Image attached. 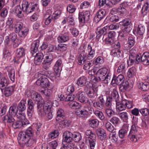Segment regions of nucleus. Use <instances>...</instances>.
I'll list each match as a JSON object with an SVG mask.
<instances>
[{
	"instance_id": "nucleus-45",
	"label": "nucleus",
	"mask_w": 149,
	"mask_h": 149,
	"mask_svg": "<svg viewBox=\"0 0 149 149\" xmlns=\"http://www.w3.org/2000/svg\"><path fill=\"white\" fill-rule=\"evenodd\" d=\"M24 27L22 23L20 22H17L15 24L14 26L15 31L16 33H18Z\"/></svg>"
},
{
	"instance_id": "nucleus-51",
	"label": "nucleus",
	"mask_w": 149,
	"mask_h": 149,
	"mask_svg": "<svg viewBox=\"0 0 149 149\" xmlns=\"http://www.w3.org/2000/svg\"><path fill=\"white\" fill-rule=\"evenodd\" d=\"M109 121L115 126L118 125L120 122V119L116 116L112 117L110 119Z\"/></svg>"
},
{
	"instance_id": "nucleus-19",
	"label": "nucleus",
	"mask_w": 149,
	"mask_h": 149,
	"mask_svg": "<svg viewBox=\"0 0 149 149\" xmlns=\"http://www.w3.org/2000/svg\"><path fill=\"white\" fill-rule=\"evenodd\" d=\"M141 63L144 65H149V53L146 52L141 55Z\"/></svg>"
},
{
	"instance_id": "nucleus-64",
	"label": "nucleus",
	"mask_w": 149,
	"mask_h": 149,
	"mask_svg": "<svg viewBox=\"0 0 149 149\" xmlns=\"http://www.w3.org/2000/svg\"><path fill=\"white\" fill-rule=\"evenodd\" d=\"M76 9L75 6L72 4H70L67 7V10L70 13H72L74 12Z\"/></svg>"
},
{
	"instance_id": "nucleus-55",
	"label": "nucleus",
	"mask_w": 149,
	"mask_h": 149,
	"mask_svg": "<svg viewBox=\"0 0 149 149\" xmlns=\"http://www.w3.org/2000/svg\"><path fill=\"white\" fill-rule=\"evenodd\" d=\"M128 130L127 128L122 129L119 130L118 135L120 138L123 139L127 134Z\"/></svg>"
},
{
	"instance_id": "nucleus-8",
	"label": "nucleus",
	"mask_w": 149,
	"mask_h": 149,
	"mask_svg": "<svg viewBox=\"0 0 149 149\" xmlns=\"http://www.w3.org/2000/svg\"><path fill=\"white\" fill-rule=\"evenodd\" d=\"M38 90L39 88H41L42 87V88H46L47 86H49V88H50V89H52L53 88V87H50V85H49V81L45 77H40L38 79Z\"/></svg>"
},
{
	"instance_id": "nucleus-52",
	"label": "nucleus",
	"mask_w": 149,
	"mask_h": 149,
	"mask_svg": "<svg viewBox=\"0 0 149 149\" xmlns=\"http://www.w3.org/2000/svg\"><path fill=\"white\" fill-rule=\"evenodd\" d=\"M117 72L120 74L125 73V65L124 63L121 64L118 67Z\"/></svg>"
},
{
	"instance_id": "nucleus-46",
	"label": "nucleus",
	"mask_w": 149,
	"mask_h": 149,
	"mask_svg": "<svg viewBox=\"0 0 149 149\" xmlns=\"http://www.w3.org/2000/svg\"><path fill=\"white\" fill-rule=\"evenodd\" d=\"M38 91L40 92L41 94L47 97L51 95V93L49 90L46 89L44 88H39Z\"/></svg>"
},
{
	"instance_id": "nucleus-34",
	"label": "nucleus",
	"mask_w": 149,
	"mask_h": 149,
	"mask_svg": "<svg viewBox=\"0 0 149 149\" xmlns=\"http://www.w3.org/2000/svg\"><path fill=\"white\" fill-rule=\"evenodd\" d=\"M145 27L141 24L139 25L136 29L137 34L140 36H143L145 33Z\"/></svg>"
},
{
	"instance_id": "nucleus-5",
	"label": "nucleus",
	"mask_w": 149,
	"mask_h": 149,
	"mask_svg": "<svg viewBox=\"0 0 149 149\" xmlns=\"http://www.w3.org/2000/svg\"><path fill=\"white\" fill-rule=\"evenodd\" d=\"M109 29V26H107L102 28L101 27H98L96 30V39L98 40L103 35L102 40H104V39L105 37L107 36V31Z\"/></svg>"
},
{
	"instance_id": "nucleus-61",
	"label": "nucleus",
	"mask_w": 149,
	"mask_h": 149,
	"mask_svg": "<svg viewBox=\"0 0 149 149\" xmlns=\"http://www.w3.org/2000/svg\"><path fill=\"white\" fill-rule=\"evenodd\" d=\"M106 102H105V104L106 107L109 108L111 107L112 105V102L113 101L111 98L108 97L107 96V99H106Z\"/></svg>"
},
{
	"instance_id": "nucleus-23",
	"label": "nucleus",
	"mask_w": 149,
	"mask_h": 149,
	"mask_svg": "<svg viewBox=\"0 0 149 149\" xmlns=\"http://www.w3.org/2000/svg\"><path fill=\"white\" fill-rule=\"evenodd\" d=\"M20 6H15L14 9L13 11L16 13V15L18 18H21L24 17V14Z\"/></svg>"
},
{
	"instance_id": "nucleus-47",
	"label": "nucleus",
	"mask_w": 149,
	"mask_h": 149,
	"mask_svg": "<svg viewBox=\"0 0 149 149\" xmlns=\"http://www.w3.org/2000/svg\"><path fill=\"white\" fill-rule=\"evenodd\" d=\"M16 54L17 57L20 58L23 56L25 54L24 49L21 48L17 49Z\"/></svg>"
},
{
	"instance_id": "nucleus-39",
	"label": "nucleus",
	"mask_w": 149,
	"mask_h": 149,
	"mask_svg": "<svg viewBox=\"0 0 149 149\" xmlns=\"http://www.w3.org/2000/svg\"><path fill=\"white\" fill-rule=\"evenodd\" d=\"M99 121L97 119H94L90 120L89 121V126L93 128L97 127L99 125Z\"/></svg>"
},
{
	"instance_id": "nucleus-9",
	"label": "nucleus",
	"mask_w": 149,
	"mask_h": 149,
	"mask_svg": "<svg viewBox=\"0 0 149 149\" xmlns=\"http://www.w3.org/2000/svg\"><path fill=\"white\" fill-rule=\"evenodd\" d=\"M98 90V87L95 86H93L91 89H89L88 91L86 90V89L84 91L89 97L94 98L97 95Z\"/></svg>"
},
{
	"instance_id": "nucleus-27",
	"label": "nucleus",
	"mask_w": 149,
	"mask_h": 149,
	"mask_svg": "<svg viewBox=\"0 0 149 149\" xmlns=\"http://www.w3.org/2000/svg\"><path fill=\"white\" fill-rule=\"evenodd\" d=\"M109 97L111 98L112 100L115 102L119 101V96L116 88L114 89L113 90L111 96Z\"/></svg>"
},
{
	"instance_id": "nucleus-1",
	"label": "nucleus",
	"mask_w": 149,
	"mask_h": 149,
	"mask_svg": "<svg viewBox=\"0 0 149 149\" xmlns=\"http://www.w3.org/2000/svg\"><path fill=\"white\" fill-rule=\"evenodd\" d=\"M27 129L25 131L20 132L18 134V140L19 144L25 145L27 146H30L36 143V140L34 138H32L30 139V136L33 134L32 129L28 125Z\"/></svg>"
},
{
	"instance_id": "nucleus-58",
	"label": "nucleus",
	"mask_w": 149,
	"mask_h": 149,
	"mask_svg": "<svg viewBox=\"0 0 149 149\" xmlns=\"http://www.w3.org/2000/svg\"><path fill=\"white\" fill-rule=\"evenodd\" d=\"M135 41L134 38L132 36H130L128 39L127 41L128 46L130 47H132L134 45Z\"/></svg>"
},
{
	"instance_id": "nucleus-62",
	"label": "nucleus",
	"mask_w": 149,
	"mask_h": 149,
	"mask_svg": "<svg viewBox=\"0 0 149 149\" xmlns=\"http://www.w3.org/2000/svg\"><path fill=\"white\" fill-rule=\"evenodd\" d=\"M105 112L108 117L109 118H110L115 113L114 112L113 110L109 108L106 109Z\"/></svg>"
},
{
	"instance_id": "nucleus-10",
	"label": "nucleus",
	"mask_w": 149,
	"mask_h": 149,
	"mask_svg": "<svg viewBox=\"0 0 149 149\" xmlns=\"http://www.w3.org/2000/svg\"><path fill=\"white\" fill-rule=\"evenodd\" d=\"M62 66V62L61 59L58 60L54 66V71L57 77H59L60 76Z\"/></svg>"
},
{
	"instance_id": "nucleus-50",
	"label": "nucleus",
	"mask_w": 149,
	"mask_h": 149,
	"mask_svg": "<svg viewBox=\"0 0 149 149\" xmlns=\"http://www.w3.org/2000/svg\"><path fill=\"white\" fill-rule=\"evenodd\" d=\"M8 82L5 77H2L0 79V88H4L7 86Z\"/></svg>"
},
{
	"instance_id": "nucleus-60",
	"label": "nucleus",
	"mask_w": 149,
	"mask_h": 149,
	"mask_svg": "<svg viewBox=\"0 0 149 149\" xmlns=\"http://www.w3.org/2000/svg\"><path fill=\"white\" fill-rule=\"evenodd\" d=\"M88 78L90 79V81H92L95 83H96L100 81V80L99 79L98 77L94 76L93 75H90L88 76Z\"/></svg>"
},
{
	"instance_id": "nucleus-36",
	"label": "nucleus",
	"mask_w": 149,
	"mask_h": 149,
	"mask_svg": "<svg viewBox=\"0 0 149 149\" xmlns=\"http://www.w3.org/2000/svg\"><path fill=\"white\" fill-rule=\"evenodd\" d=\"M67 49V45L64 44H60L57 46H55V50L61 52H64Z\"/></svg>"
},
{
	"instance_id": "nucleus-57",
	"label": "nucleus",
	"mask_w": 149,
	"mask_h": 149,
	"mask_svg": "<svg viewBox=\"0 0 149 149\" xmlns=\"http://www.w3.org/2000/svg\"><path fill=\"white\" fill-rule=\"evenodd\" d=\"M85 135L86 136H86H88L86 139H88V138H95L96 137L95 134L93 133L92 131L90 130H88L86 132Z\"/></svg>"
},
{
	"instance_id": "nucleus-20",
	"label": "nucleus",
	"mask_w": 149,
	"mask_h": 149,
	"mask_svg": "<svg viewBox=\"0 0 149 149\" xmlns=\"http://www.w3.org/2000/svg\"><path fill=\"white\" fill-rule=\"evenodd\" d=\"M24 111H19L18 113H17V118L20 120L24 121V124L25 125L29 124V122L27 119L26 118V115Z\"/></svg>"
},
{
	"instance_id": "nucleus-31",
	"label": "nucleus",
	"mask_w": 149,
	"mask_h": 149,
	"mask_svg": "<svg viewBox=\"0 0 149 149\" xmlns=\"http://www.w3.org/2000/svg\"><path fill=\"white\" fill-rule=\"evenodd\" d=\"M4 88V94L6 97H9L13 94L14 90L13 86H8L7 88L5 87Z\"/></svg>"
},
{
	"instance_id": "nucleus-13",
	"label": "nucleus",
	"mask_w": 149,
	"mask_h": 149,
	"mask_svg": "<svg viewBox=\"0 0 149 149\" xmlns=\"http://www.w3.org/2000/svg\"><path fill=\"white\" fill-rule=\"evenodd\" d=\"M37 42L36 40L34 41L32 45L31 48V53L32 54V55L33 56L35 57L34 59V62L36 65H37V53H36L37 51Z\"/></svg>"
},
{
	"instance_id": "nucleus-12",
	"label": "nucleus",
	"mask_w": 149,
	"mask_h": 149,
	"mask_svg": "<svg viewBox=\"0 0 149 149\" xmlns=\"http://www.w3.org/2000/svg\"><path fill=\"white\" fill-rule=\"evenodd\" d=\"M108 70L106 68H101L98 70L96 73V76L100 81H103L104 80L105 75L107 73Z\"/></svg>"
},
{
	"instance_id": "nucleus-42",
	"label": "nucleus",
	"mask_w": 149,
	"mask_h": 149,
	"mask_svg": "<svg viewBox=\"0 0 149 149\" xmlns=\"http://www.w3.org/2000/svg\"><path fill=\"white\" fill-rule=\"evenodd\" d=\"M105 127L109 132L115 133L116 129L109 122H107L105 124Z\"/></svg>"
},
{
	"instance_id": "nucleus-56",
	"label": "nucleus",
	"mask_w": 149,
	"mask_h": 149,
	"mask_svg": "<svg viewBox=\"0 0 149 149\" xmlns=\"http://www.w3.org/2000/svg\"><path fill=\"white\" fill-rule=\"evenodd\" d=\"M122 51L121 50L115 49L111 52L112 55L115 57H119L122 55Z\"/></svg>"
},
{
	"instance_id": "nucleus-6",
	"label": "nucleus",
	"mask_w": 149,
	"mask_h": 149,
	"mask_svg": "<svg viewBox=\"0 0 149 149\" xmlns=\"http://www.w3.org/2000/svg\"><path fill=\"white\" fill-rule=\"evenodd\" d=\"M62 144H70L72 142L73 133L69 131L64 132L63 134Z\"/></svg>"
},
{
	"instance_id": "nucleus-29",
	"label": "nucleus",
	"mask_w": 149,
	"mask_h": 149,
	"mask_svg": "<svg viewBox=\"0 0 149 149\" xmlns=\"http://www.w3.org/2000/svg\"><path fill=\"white\" fill-rule=\"evenodd\" d=\"M69 39V35L67 33H65L59 36L58 38L59 42H63L68 41Z\"/></svg>"
},
{
	"instance_id": "nucleus-14",
	"label": "nucleus",
	"mask_w": 149,
	"mask_h": 149,
	"mask_svg": "<svg viewBox=\"0 0 149 149\" xmlns=\"http://www.w3.org/2000/svg\"><path fill=\"white\" fill-rule=\"evenodd\" d=\"M106 11L104 9L99 10L94 17V21L96 23L98 22L104 17Z\"/></svg>"
},
{
	"instance_id": "nucleus-33",
	"label": "nucleus",
	"mask_w": 149,
	"mask_h": 149,
	"mask_svg": "<svg viewBox=\"0 0 149 149\" xmlns=\"http://www.w3.org/2000/svg\"><path fill=\"white\" fill-rule=\"evenodd\" d=\"M136 56V54L131 53L129 55V59L127 61V63L129 66L131 65L134 63V60Z\"/></svg>"
},
{
	"instance_id": "nucleus-15",
	"label": "nucleus",
	"mask_w": 149,
	"mask_h": 149,
	"mask_svg": "<svg viewBox=\"0 0 149 149\" xmlns=\"http://www.w3.org/2000/svg\"><path fill=\"white\" fill-rule=\"evenodd\" d=\"M75 113L77 117L79 118H86L88 116V111L84 109L79 108L77 109Z\"/></svg>"
},
{
	"instance_id": "nucleus-49",
	"label": "nucleus",
	"mask_w": 149,
	"mask_h": 149,
	"mask_svg": "<svg viewBox=\"0 0 149 149\" xmlns=\"http://www.w3.org/2000/svg\"><path fill=\"white\" fill-rule=\"evenodd\" d=\"M29 29L24 27L19 33L18 35L21 37H24L27 36L29 32Z\"/></svg>"
},
{
	"instance_id": "nucleus-37",
	"label": "nucleus",
	"mask_w": 149,
	"mask_h": 149,
	"mask_svg": "<svg viewBox=\"0 0 149 149\" xmlns=\"http://www.w3.org/2000/svg\"><path fill=\"white\" fill-rule=\"evenodd\" d=\"M11 115H7L5 116L2 118L3 120L4 121H6L7 123H12V124L15 120L14 118Z\"/></svg>"
},
{
	"instance_id": "nucleus-16",
	"label": "nucleus",
	"mask_w": 149,
	"mask_h": 149,
	"mask_svg": "<svg viewBox=\"0 0 149 149\" xmlns=\"http://www.w3.org/2000/svg\"><path fill=\"white\" fill-rule=\"evenodd\" d=\"M29 124L25 125L24 121L20 120H15L12 125V127L15 129H19L22 127H28Z\"/></svg>"
},
{
	"instance_id": "nucleus-44",
	"label": "nucleus",
	"mask_w": 149,
	"mask_h": 149,
	"mask_svg": "<svg viewBox=\"0 0 149 149\" xmlns=\"http://www.w3.org/2000/svg\"><path fill=\"white\" fill-rule=\"evenodd\" d=\"M86 83V79L84 76L81 77L79 78L77 81L78 86H84Z\"/></svg>"
},
{
	"instance_id": "nucleus-41",
	"label": "nucleus",
	"mask_w": 149,
	"mask_h": 149,
	"mask_svg": "<svg viewBox=\"0 0 149 149\" xmlns=\"http://www.w3.org/2000/svg\"><path fill=\"white\" fill-rule=\"evenodd\" d=\"M59 134L58 130H56L50 132L48 136L49 138L53 139L56 138L59 136Z\"/></svg>"
},
{
	"instance_id": "nucleus-30",
	"label": "nucleus",
	"mask_w": 149,
	"mask_h": 149,
	"mask_svg": "<svg viewBox=\"0 0 149 149\" xmlns=\"http://www.w3.org/2000/svg\"><path fill=\"white\" fill-rule=\"evenodd\" d=\"M95 138H88L86 139L85 142L88 144L91 149H94L96 144V140Z\"/></svg>"
},
{
	"instance_id": "nucleus-43",
	"label": "nucleus",
	"mask_w": 149,
	"mask_h": 149,
	"mask_svg": "<svg viewBox=\"0 0 149 149\" xmlns=\"http://www.w3.org/2000/svg\"><path fill=\"white\" fill-rule=\"evenodd\" d=\"M136 72V70L135 68L134 67H132L130 68L127 72V76L129 78H132L135 74Z\"/></svg>"
},
{
	"instance_id": "nucleus-3",
	"label": "nucleus",
	"mask_w": 149,
	"mask_h": 149,
	"mask_svg": "<svg viewBox=\"0 0 149 149\" xmlns=\"http://www.w3.org/2000/svg\"><path fill=\"white\" fill-rule=\"evenodd\" d=\"M37 6V4L33 5L32 3H29L26 0L23 1L22 4L23 11L25 12L27 14H28L34 11L35 9V6Z\"/></svg>"
},
{
	"instance_id": "nucleus-35",
	"label": "nucleus",
	"mask_w": 149,
	"mask_h": 149,
	"mask_svg": "<svg viewBox=\"0 0 149 149\" xmlns=\"http://www.w3.org/2000/svg\"><path fill=\"white\" fill-rule=\"evenodd\" d=\"M138 86L139 89H140L143 91H146L149 88L148 84L147 82H140L138 84Z\"/></svg>"
},
{
	"instance_id": "nucleus-21",
	"label": "nucleus",
	"mask_w": 149,
	"mask_h": 149,
	"mask_svg": "<svg viewBox=\"0 0 149 149\" xmlns=\"http://www.w3.org/2000/svg\"><path fill=\"white\" fill-rule=\"evenodd\" d=\"M97 134L99 137V138L101 140L105 139L107 137V134L105 131L102 129H98L96 131Z\"/></svg>"
},
{
	"instance_id": "nucleus-63",
	"label": "nucleus",
	"mask_w": 149,
	"mask_h": 149,
	"mask_svg": "<svg viewBox=\"0 0 149 149\" xmlns=\"http://www.w3.org/2000/svg\"><path fill=\"white\" fill-rule=\"evenodd\" d=\"M61 13V11L60 10H57L54 13H53L52 16L53 17V20H55L57 19L60 17Z\"/></svg>"
},
{
	"instance_id": "nucleus-4",
	"label": "nucleus",
	"mask_w": 149,
	"mask_h": 149,
	"mask_svg": "<svg viewBox=\"0 0 149 149\" xmlns=\"http://www.w3.org/2000/svg\"><path fill=\"white\" fill-rule=\"evenodd\" d=\"M106 99L107 96L105 95H102L98 97L97 102H93V100H92V102L93 103V106L95 108L100 110L102 109Z\"/></svg>"
},
{
	"instance_id": "nucleus-48",
	"label": "nucleus",
	"mask_w": 149,
	"mask_h": 149,
	"mask_svg": "<svg viewBox=\"0 0 149 149\" xmlns=\"http://www.w3.org/2000/svg\"><path fill=\"white\" fill-rule=\"evenodd\" d=\"M117 11L121 16L125 15L127 12L125 8L120 6L117 9Z\"/></svg>"
},
{
	"instance_id": "nucleus-53",
	"label": "nucleus",
	"mask_w": 149,
	"mask_h": 149,
	"mask_svg": "<svg viewBox=\"0 0 149 149\" xmlns=\"http://www.w3.org/2000/svg\"><path fill=\"white\" fill-rule=\"evenodd\" d=\"M96 116L100 120H103L105 118V116L102 111L99 110L95 111L94 112Z\"/></svg>"
},
{
	"instance_id": "nucleus-25",
	"label": "nucleus",
	"mask_w": 149,
	"mask_h": 149,
	"mask_svg": "<svg viewBox=\"0 0 149 149\" xmlns=\"http://www.w3.org/2000/svg\"><path fill=\"white\" fill-rule=\"evenodd\" d=\"M26 100H22L18 103L17 106L18 111H24L26 109Z\"/></svg>"
},
{
	"instance_id": "nucleus-32",
	"label": "nucleus",
	"mask_w": 149,
	"mask_h": 149,
	"mask_svg": "<svg viewBox=\"0 0 149 149\" xmlns=\"http://www.w3.org/2000/svg\"><path fill=\"white\" fill-rule=\"evenodd\" d=\"M87 59L86 55L83 54V53H82L78 57V63L79 65H83L85 63V62Z\"/></svg>"
},
{
	"instance_id": "nucleus-2",
	"label": "nucleus",
	"mask_w": 149,
	"mask_h": 149,
	"mask_svg": "<svg viewBox=\"0 0 149 149\" xmlns=\"http://www.w3.org/2000/svg\"><path fill=\"white\" fill-rule=\"evenodd\" d=\"M40 98V100H38V113L41 117L44 116L46 113H48L50 111L51 106L49 105H43L44 101L42 97L38 93V97Z\"/></svg>"
},
{
	"instance_id": "nucleus-22",
	"label": "nucleus",
	"mask_w": 149,
	"mask_h": 149,
	"mask_svg": "<svg viewBox=\"0 0 149 149\" xmlns=\"http://www.w3.org/2000/svg\"><path fill=\"white\" fill-rule=\"evenodd\" d=\"M116 102V109L120 111H122L125 110L126 109L125 107V102L123 100L121 102H119V101Z\"/></svg>"
},
{
	"instance_id": "nucleus-24",
	"label": "nucleus",
	"mask_w": 149,
	"mask_h": 149,
	"mask_svg": "<svg viewBox=\"0 0 149 149\" xmlns=\"http://www.w3.org/2000/svg\"><path fill=\"white\" fill-rule=\"evenodd\" d=\"M17 106L16 104L14 103L10 107L9 110V113L10 115L15 116L17 114L18 111L17 108Z\"/></svg>"
},
{
	"instance_id": "nucleus-54",
	"label": "nucleus",
	"mask_w": 149,
	"mask_h": 149,
	"mask_svg": "<svg viewBox=\"0 0 149 149\" xmlns=\"http://www.w3.org/2000/svg\"><path fill=\"white\" fill-rule=\"evenodd\" d=\"M72 141H74L75 142H79L81 138V135L79 133H73Z\"/></svg>"
},
{
	"instance_id": "nucleus-28",
	"label": "nucleus",
	"mask_w": 149,
	"mask_h": 149,
	"mask_svg": "<svg viewBox=\"0 0 149 149\" xmlns=\"http://www.w3.org/2000/svg\"><path fill=\"white\" fill-rule=\"evenodd\" d=\"M120 86L119 88L120 91L122 92H124L129 87V84L127 81H124Z\"/></svg>"
},
{
	"instance_id": "nucleus-38",
	"label": "nucleus",
	"mask_w": 149,
	"mask_h": 149,
	"mask_svg": "<svg viewBox=\"0 0 149 149\" xmlns=\"http://www.w3.org/2000/svg\"><path fill=\"white\" fill-rule=\"evenodd\" d=\"M119 116L124 122L127 123L128 122L129 115L126 112H122L120 113Z\"/></svg>"
},
{
	"instance_id": "nucleus-59",
	"label": "nucleus",
	"mask_w": 149,
	"mask_h": 149,
	"mask_svg": "<svg viewBox=\"0 0 149 149\" xmlns=\"http://www.w3.org/2000/svg\"><path fill=\"white\" fill-rule=\"evenodd\" d=\"M103 40H105L106 44L108 46H111L114 43V39L105 37Z\"/></svg>"
},
{
	"instance_id": "nucleus-18",
	"label": "nucleus",
	"mask_w": 149,
	"mask_h": 149,
	"mask_svg": "<svg viewBox=\"0 0 149 149\" xmlns=\"http://www.w3.org/2000/svg\"><path fill=\"white\" fill-rule=\"evenodd\" d=\"M65 118V115L64 113L63 110L61 109H59L57 112V116L56 117V120H60L63 121L65 125V123H67L66 120H62Z\"/></svg>"
},
{
	"instance_id": "nucleus-17",
	"label": "nucleus",
	"mask_w": 149,
	"mask_h": 149,
	"mask_svg": "<svg viewBox=\"0 0 149 149\" xmlns=\"http://www.w3.org/2000/svg\"><path fill=\"white\" fill-rule=\"evenodd\" d=\"M76 97L80 102L86 103V97L85 93L84 92L82 91H79L76 94Z\"/></svg>"
},
{
	"instance_id": "nucleus-40",
	"label": "nucleus",
	"mask_w": 149,
	"mask_h": 149,
	"mask_svg": "<svg viewBox=\"0 0 149 149\" xmlns=\"http://www.w3.org/2000/svg\"><path fill=\"white\" fill-rule=\"evenodd\" d=\"M119 24L120 25L124 26H131L132 24L131 19L128 18L124 19L120 22Z\"/></svg>"
},
{
	"instance_id": "nucleus-7",
	"label": "nucleus",
	"mask_w": 149,
	"mask_h": 149,
	"mask_svg": "<svg viewBox=\"0 0 149 149\" xmlns=\"http://www.w3.org/2000/svg\"><path fill=\"white\" fill-rule=\"evenodd\" d=\"M90 13L87 11L84 12H79V19L80 22L84 24L87 22L90 19Z\"/></svg>"
},
{
	"instance_id": "nucleus-26",
	"label": "nucleus",
	"mask_w": 149,
	"mask_h": 149,
	"mask_svg": "<svg viewBox=\"0 0 149 149\" xmlns=\"http://www.w3.org/2000/svg\"><path fill=\"white\" fill-rule=\"evenodd\" d=\"M6 69L8 72V75L10 79L13 81L15 80V71L10 66L7 67Z\"/></svg>"
},
{
	"instance_id": "nucleus-11",
	"label": "nucleus",
	"mask_w": 149,
	"mask_h": 149,
	"mask_svg": "<svg viewBox=\"0 0 149 149\" xmlns=\"http://www.w3.org/2000/svg\"><path fill=\"white\" fill-rule=\"evenodd\" d=\"M125 80V78L123 75L120 74L118 76H114L112 79L111 82L112 84H116L120 85Z\"/></svg>"
}]
</instances>
